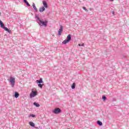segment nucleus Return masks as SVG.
<instances>
[{"mask_svg": "<svg viewBox=\"0 0 129 129\" xmlns=\"http://www.w3.org/2000/svg\"><path fill=\"white\" fill-rule=\"evenodd\" d=\"M53 113L54 114H59L60 112H62V110L59 108H56L52 111Z\"/></svg>", "mask_w": 129, "mask_h": 129, "instance_id": "nucleus-5", "label": "nucleus"}, {"mask_svg": "<svg viewBox=\"0 0 129 129\" xmlns=\"http://www.w3.org/2000/svg\"><path fill=\"white\" fill-rule=\"evenodd\" d=\"M32 7H33L34 10L37 13L38 12V9H37V7H36V5H35V3H32Z\"/></svg>", "mask_w": 129, "mask_h": 129, "instance_id": "nucleus-10", "label": "nucleus"}, {"mask_svg": "<svg viewBox=\"0 0 129 129\" xmlns=\"http://www.w3.org/2000/svg\"><path fill=\"white\" fill-rule=\"evenodd\" d=\"M78 46H79V47H81V46H84V43H82V44L80 43H79Z\"/></svg>", "mask_w": 129, "mask_h": 129, "instance_id": "nucleus-21", "label": "nucleus"}, {"mask_svg": "<svg viewBox=\"0 0 129 129\" xmlns=\"http://www.w3.org/2000/svg\"><path fill=\"white\" fill-rule=\"evenodd\" d=\"M59 29L58 31V36H61V34H62V32H63V26L62 25H59Z\"/></svg>", "mask_w": 129, "mask_h": 129, "instance_id": "nucleus-7", "label": "nucleus"}, {"mask_svg": "<svg viewBox=\"0 0 129 129\" xmlns=\"http://www.w3.org/2000/svg\"><path fill=\"white\" fill-rule=\"evenodd\" d=\"M10 84L12 86V87H15V84H16V80L13 77H10Z\"/></svg>", "mask_w": 129, "mask_h": 129, "instance_id": "nucleus-4", "label": "nucleus"}, {"mask_svg": "<svg viewBox=\"0 0 129 129\" xmlns=\"http://www.w3.org/2000/svg\"><path fill=\"white\" fill-rule=\"evenodd\" d=\"M30 116H31L32 117H35L36 115L35 114H30Z\"/></svg>", "mask_w": 129, "mask_h": 129, "instance_id": "nucleus-22", "label": "nucleus"}, {"mask_svg": "<svg viewBox=\"0 0 129 129\" xmlns=\"http://www.w3.org/2000/svg\"><path fill=\"white\" fill-rule=\"evenodd\" d=\"M44 11H45V7H42L40 8V9H39L40 13H42V12H44Z\"/></svg>", "mask_w": 129, "mask_h": 129, "instance_id": "nucleus-13", "label": "nucleus"}, {"mask_svg": "<svg viewBox=\"0 0 129 129\" xmlns=\"http://www.w3.org/2000/svg\"><path fill=\"white\" fill-rule=\"evenodd\" d=\"M29 124L30 126H32V127H35V123L32 121L29 122Z\"/></svg>", "mask_w": 129, "mask_h": 129, "instance_id": "nucleus-16", "label": "nucleus"}, {"mask_svg": "<svg viewBox=\"0 0 129 129\" xmlns=\"http://www.w3.org/2000/svg\"><path fill=\"white\" fill-rule=\"evenodd\" d=\"M124 58H126V56H124Z\"/></svg>", "mask_w": 129, "mask_h": 129, "instance_id": "nucleus-25", "label": "nucleus"}, {"mask_svg": "<svg viewBox=\"0 0 129 129\" xmlns=\"http://www.w3.org/2000/svg\"><path fill=\"white\" fill-rule=\"evenodd\" d=\"M35 19L36 20L37 23L39 25L40 27H42L44 26V27H47V24H48V21H43L40 19V17L37 15V14H35Z\"/></svg>", "mask_w": 129, "mask_h": 129, "instance_id": "nucleus-1", "label": "nucleus"}, {"mask_svg": "<svg viewBox=\"0 0 129 129\" xmlns=\"http://www.w3.org/2000/svg\"><path fill=\"white\" fill-rule=\"evenodd\" d=\"M0 16H1V12H0Z\"/></svg>", "mask_w": 129, "mask_h": 129, "instance_id": "nucleus-27", "label": "nucleus"}, {"mask_svg": "<svg viewBox=\"0 0 129 129\" xmlns=\"http://www.w3.org/2000/svg\"><path fill=\"white\" fill-rule=\"evenodd\" d=\"M38 92L37 91H32L31 93L30 94V98H33V97H35L36 95H37Z\"/></svg>", "mask_w": 129, "mask_h": 129, "instance_id": "nucleus-6", "label": "nucleus"}, {"mask_svg": "<svg viewBox=\"0 0 129 129\" xmlns=\"http://www.w3.org/2000/svg\"><path fill=\"white\" fill-rule=\"evenodd\" d=\"M42 4L43 5V7L45 8V9L48 8V4L47 3V2L43 1L42 2Z\"/></svg>", "mask_w": 129, "mask_h": 129, "instance_id": "nucleus-9", "label": "nucleus"}, {"mask_svg": "<svg viewBox=\"0 0 129 129\" xmlns=\"http://www.w3.org/2000/svg\"><path fill=\"white\" fill-rule=\"evenodd\" d=\"M102 99H103V101H105L107 99V98L105 96L103 95L102 97Z\"/></svg>", "mask_w": 129, "mask_h": 129, "instance_id": "nucleus-19", "label": "nucleus"}, {"mask_svg": "<svg viewBox=\"0 0 129 129\" xmlns=\"http://www.w3.org/2000/svg\"><path fill=\"white\" fill-rule=\"evenodd\" d=\"M37 86H38V87H40V88H43V86H44V84H37Z\"/></svg>", "mask_w": 129, "mask_h": 129, "instance_id": "nucleus-17", "label": "nucleus"}, {"mask_svg": "<svg viewBox=\"0 0 129 129\" xmlns=\"http://www.w3.org/2000/svg\"><path fill=\"white\" fill-rule=\"evenodd\" d=\"M72 39V37H71V34H69L67 37V39L62 42V44H63V45H66V44L70 42Z\"/></svg>", "mask_w": 129, "mask_h": 129, "instance_id": "nucleus-3", "label": "nucleus"}, {"mask_svg": "<svg viewBox=\"0 0 129 129\" xmlns=\"http://www.w3.org/2000/svg\"><path fill=\"white\" fill-rule=\"evenodd\" d=\"M23 2L24 4H26L27 7H31V5H30V4H29V2H28L27 0H23Z\"/></svg>", "mask_w": 129, "mask_h": 129, "instance_id": "nucleus-12", "label": "nucleus"}, {"mask_svg": "<svg viewBox=\"0 0 129 129\" xmlns=\"http://www.w3.org/2000/svg\"><path fill=\"white\" fill-rule=\"evenodd\" d=\"M76 86V85L75 84V83H73V84L72 85V89H75Z\"/></svg>", "mask_w": 129, "mask_h": 129, "instance_id": "nucleus-18", "label": "nucleus"}, {"mask_svg": "<svg viewBox=\"0 0 129 129\" xmlns=\"http://www.w3.org/2000/svg\"><path fill=\"white\" fill-rule=\"evenodd\" d=\"M110 2H113L114 0H109Z\"/></svg>", "mask_w": 129, "mask_h": 129, "instance_id": "nucleus-23", "label": "nucleus"}, {"mask_svg": "<svg viewBox=\"0 0 129 129\" xmlns=\"http://www.w3.org/2000/svg\"><path fill=\"white\" fill-rule=\"evenodd\" d=\"M83 9L84 10V11H85V12H88V10H87V9H86V7H83Z\"/></svg>", "mask_w": 129, "mask_h": 129, "instance_id": "nucleus-20", "label": "nucleus"}, {"mask_svg": "<svg viewBox=\"0 0 129 129\" xmlns=\"http://www.w3.org/2000/svg\"><path fill=\"white\" fill-rule=\"evenodd\" d=\"M19 96H20V94H19V93H18V92H14V97H15V98H18V97H19Z\"/></svg>", "mask_w": 129, "mask_h": 129, "instance_id": "nucleus-11", "label": "nucleus"}, {"mask_svg": "<svg viewBox=\"0 0 129 129\" xmlns=\"http://www.w3.org/2000/svg\"><path fill=\"white\" fill-rule=\"evenodd\" d=\"M0 26H1V27L4 29V30H5V31H6V32H8L10 34L12 33V31L10 30L9 28L6 27V26H5V24H4V23L3 22V21H2V20H0Z\"/></svg>", "mask_w": 129, "mask_h": 129, "instance_id": "nucleus-2", "label": "nucleus"}, {"mask_svg": "<svg viewBox=\"0 0 129 129\" xmlns=\"http://www.w3.org/2000/svg\"><path fill=\"white\" fill-rule=\"evenodd\" d=\"M36 83L37 84H42V83H44V82L43 81V79H42V78H40L39 80H36Z\"/></svg>", "mask_w": 129, "mask_h": 129, "instance_id": "nucleus-8", "label": "nucleus"}, {"mask_svg": "<svg viewBox=\"0 0 129 129\" xmlns=\"http://www.w3.org/2000/svg\"><path fill=\"white\" fill-rule=\"evenodd\" d=\"M113 15L114 14V11H112Z\"/></svg>", "mask_w": 129, "mask_h": 129, "instance_id": "nucleus-24", "label": "nucleus"}, {"mask_svg": "<svg viewBox=\"0 0 129 129\" xmlns=\"http://www.w3.org/2000/svg\"><path fill=\"white\" fill-rule=\"evenodd\" d=\"M90 10L91 11V8H90Z\"/></svg>", "mask_w": 129, "mask_h": 129, "instance_id": "nucleus-26", "label": "nucleus"}, {"mask_svg": "<svg viewBox=\"0 0 129 129\" xmlns=\"http://www.w3.org/2000/svg\"><path fill=\"white\" fill-rule=\"evenodd\" d=\"M33 105H34V106H36V107H40V105L39 104V103L36 102L33 103Z\"/></svg>", "mask_w": 129, "mask_h": 129, "instance_id": "nucleus-14", "label": "nucleus"}, {"mask_svg": "<svg viewBox=\"0 0 129 129\" xmlns=\"http://www.w3.org/2000/svg\"><path fill=\"white\" fill-rule=\"evenodd\" d=\"M97 124L100 126H101V125H102V122L100 120H98L97 121Z\"/></svg>", "mask_w": 129, "mask_h": 129, "instance_id": "nucleus-15", "label": "nucleus"}]
</instances>
